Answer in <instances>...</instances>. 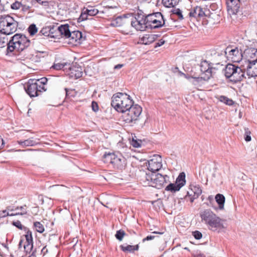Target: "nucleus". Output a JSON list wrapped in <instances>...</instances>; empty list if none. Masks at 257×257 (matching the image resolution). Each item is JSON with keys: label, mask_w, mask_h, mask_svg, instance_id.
I'll return each instance as SVG.
<instances>
[{"label": "nucleus", "mask_w": 257, "mask_h": 257, "mask_svg": "<svg viewBox=\"0 0 257 257\" xmlns=\"http://www.w3.org/2000/svg\"><path fill=\"white\" fill-rule=\"evenodd\" d=\"M201 221L205 224L209 229L218 232L225 228L224 220L216 215L210 209H205L200 213Z\"/></svg>", "instance_id": "nucleus-1"}, {"label": "nucleus", "mask_w": 257, "mask_h": 257, "mask_svg": "<svg viewBox=\"0 0 257 257\" xmlns=\"http://www.w3.org/2000/svg\"><path fill=\"white\" fill-rule=\"evenodd\" d=\"M131 96L126 93H116L111 97V106L119 112H125L134 104Z\"/></svg>", "instance_id": "nucleus-2"}, {"label": "nucleus", "mask_w": 257, "mask_h": 257, "mask_svg": "<svg viewBox=\"0 0 257 257\" xmlns=\"http://www.w3.org/2000/svg\"><path fill=\"white\" fill-rule=\"evenodd\" d=\"M31 43V41L25 35L16 34L11 37L9 45L7 47V52H12L14 50L23 51L29 47Z\"/></svg>", "instance_id": "nucleus-3"}, {"label": "nucleus", "mask_w": 257, "mask_h": 257, "mask_svg": "<svg viewBox=\"0 0 257 257\" xmlns=\"http://www.w3.org/2000/svg\"><path fill=\"white\" fill-rule=\"evenodd\" d=\"M223 71L226 78L234 83L240 82L246 78L245 69H242L235 65L228 64Z\"/></svg>", "instance_id": "nucleus-4"}, {"label": "nucleus", "mask_w": 257, "mask_h": 257, "mask_svg": "<svg viewBox=\"0 0 257 257\" xmlns=\"http://www.w3.org/2000/svg\"><path fill=\"white\" fill-rule=\"evenodd\" d=\"M18 22L9 15L0 17V33L10 35L17 30Z\"/></svg>", "instance_id": "nucleus-5"}, {"label": "nucleus", "mask_w": 257, "mask_h": 257, "mask_svg": "<svg viewBox=\"0 0 257 257\" xmlns=\"http://www.w3.org/2000/svg\"><path fill=\"white\" fill-rule=\"evenodd\" d=\"M103 161L105 163L111 164L113 168L122 170L124 169L126 162L125 158L120 154L105 153L103 156Z\"/></svg>", "instance_id": "nucleus-6"}, {"label": "nucleus", "mask_w": 257, "mask_h": 257, "mask_svg": "<svg viewBox=\"0 0 257 257\" xmlns=\"http://www.w3.org/2000/svg\"><path fill=\"white\" fill-rule=\"evenodd\" d=\"M146 23H147L148 29H157L166 26L165 20L160 12L147 15L146 17Z\"/></svg>", "instance_id": "nucleus-7"}, {"label": "nucleus", "mask_w": 257, "mask_h": 257, "mask_svg": "<svg viewBox=\"0 0 257 257\" xmlns=\"http://www.w3.org/2000/svg\"><path fill=\"white\" fill-rule=\"evenodd\" d=\"M142 111V108L138 104H134L130 108L123 112V121L127 123H135Z\"/></svg>", "instance_id": "nucleus-8"}, {"label": "nucleus", "mask_w": 257, "mask_h": 257, "mask_svg": "<svg viewBox=\"0 0 257 257\" xmlns=\"http://www.w3.org/2000/svg\"><path fill=\"white\" fill-rule=\"evenodd\" d=\"M24 89L31 97L37 96L40 92L46 90L44 86L37 84V81H36V79L29 80L24 85Z\"/></svg>", "instance_id": "nucleus-9"}, {"label": "nucleus", "mask_w": 257, "mask_h": 257, "mask_svg": "<svg viewBox=\"0 0 257 257\" xmlns=\"http://www.w3.org/2000/svg\"><path fill=\"white\" fill-rule=\"evenodd\" d=\"M200 69L201 72L204 76L203 77H193L194 79L193 83L195 85L196 84V83L199 82L202 80L207 81L212 77L213 68L210 66V64L208 61L206 60L202 61L200 64Z\"/></svg>", "instance_id": "nucleus-10"}, {"label": "nucleus", "mask_w": 257, "mask_h": 257, "mask_svg": "<svg viewBox=\"0 0 257 257\" xmlns=\"http://www.w3.org/2000/svg\"><path fill=\"white\" fill-rule=\"evenodd\" d=\"M224 53L227 60L233 62H239L242 58V51L238 47L228 46L224 50Z\"/></svg>", "instance_id": "nucleus-11"}, {"label": "nucleus", "mask_w": 257, "mask_h": 257, "mask_svg": "<svg viewBox=\"0 0 257 257\" xmlns=\"http://www.w3.org/2000/svg\"><path fill=\"white\" fill-rule=\"evenodd\" d=\"M185 174L182 172L177 178L175 183H170L166 187L165 190L171 192H176L179 191L185 184Z\"/></svg>", "instance_id": "nucleus-12"}, {"label": "nucleus", "mask_w": 257, "mask_h": 257, "mask_svg": "<svg viewBox=\"0 0 257 257\" xmlns=\"http://www.w3.org/2000/svg\"><path fill=\"white\" fill-rule=\"evenodd\" d=\"M169 177L167 175L155 172L152 186L158 189H161L169 181Z\"/></svg>", "instance_id": "nucleus-13"}, {"label": "nucleus", "mask_w": 257, "mask_h": 257, "mask_svg": "<svg viewBox=\"0 0 257 257\" xmlns=\"http://www.w3.org/2000/svg\"><path fill=\"white\" fill-rule=\"evenodd\" d=\"M148 169L151 172H156L160 170L162 167V158L159 155H155L152 159L148 161Z\"/></svg>", "instance_id": "nucleus-14"}, {"label": "nucleus", "mask_w": 257, "mask_h": 257, "mask_svg": "<svg viewBox=\"0 0 257 257\" xmlns=\"http://www.w3.org/2000/svg\"><path fill=\"white\" fill-rule=\"evenodd\" d=\"M202 193V190L199 185H191L190 191L187 192V195L185 196V199L188 200L189 199L191 202L198 198Z\"/></svg>", "instance_id": "nucleus-15"}, {"label": "nucleus", "mask_w": 257, "mask_h": 257, "mask_svg": "<svg viewBox=\"0 0 257 257\" xmlns=\"http://www.w3.org/2000/svg\"><path fill=\"white\" fill-rule=\"evenodd\" d=\"M131 25L137 31H144L148 29L146 19L134 17L131 21Z\"/></svg>", "instance_id": "nucleus-16"}, {"label": "nucleus", "mask_w": 257, "mask_h": 257, "mask_svg": "<svg viewBox=\"0 0 257 257\" xmlns=\"http://www.w3.org/2000/svg\"><path fill=\"white\" fill-rule=\"evenodd\" d=\"M227 8L228 13L230 15H235L238 11L240 8V0H227Z\"/></svg>", "instance_id": "nucleus-17"}, {"label": "nucleus", "mask_w": 257, "mask_h": 257, "mask_svg": "<svg viewBox=\"0 0 257 257\" xmlns=\"http://www.w3.org/2000/svg\"><path fill=\"white\" fill-rule=\"evenodd\" d=\"M70 75L72 78H79L82 76L83 69L77 65H73L69 67Z\"/></svg>", "instance_id": "nucleus-18"}, {"label": "nucleus", "mask_w": 257, "mask_h": 257, "mask_svg": "<svg viewBox=\"0 0 257 257\" xmlns=\"http://www.w3.org/2000/svg\"><path fill=\"white\" fill-rule=\"evenodd\" d=\"M155 172L144 173L142 176L141 181L144 186H152Z\"/></svg>", "instance_id": "nucleus-19"}, {"label": "nucleus", "mask_w": 257, "mask_h": 257, "mask_svg": "<svg viewBox=\"0 0 257 257\" xmlns=\"http://www.w3.org/2000/svg\"><path fill=\"white\" fill-rule=\"evenodd\" d=\"M57 30L61 37L65 38H70L71 30L68 24L61 25L58 27Z\"/></svg>", "instance_id": "nucleus-20"}, {"label": "nucleus", "mask_w": 257, "mask_h": 257, "mask_svg": "<svg viewBox=\"0 0 257 257\" xmlns=\"http://www.w3.org/2000/svg\"><path fill=\"white\" fill-rule=\"evenodd\" d=\"M205 15V13L203 10V9L199 6L194 7L189 12V16L190 17L194 18H201Z\"/></svg>", "instance_id": "nucleus-21"}, {"label": "nucleus", "mask_w": 257, "mask_h": 257, "mask_svg": "<svg viewBox=\"0 0 257 257\" xmlns=\"http://www.w3.org/2000/svg\"><path fill=\"white\" fill-rule=\"evenodd\" d=\"M38 141V140H34L33 138H31L24 141H18V143L23 147L34 146L39 144Z\"/></svg>", "instance_id": "nucleus-22"}, {"label": "nucleus", "mask_w": 257, "mask_h": 257, "mask_svg": "<svg viewBox=\"0 0 257 257\" xmlns=\"http://www.w3.org/2000/svg\"><path fill=\"white\" fill-rule=\"evenodd\" d=\"M246 76L248 78L255 77L257 76V68H255L254 65H251L248 63L246 70Z\"/></svg>", "instance_id": "nucleus-23"}, {"label": "nucleus", "mask_w": 257, "mask_h": 257, "mask_svg": "<svg viewBox=\"0 0 257 257\" xmlns=\"http://www.w3.org/2000/svg\"><path fill=\"white\" fill-rule=\"evenodd\" d=\"M24 247L26 253L29 254L27 257H36V249H33V244H25Z\"/></svg>", "instance_id": "nucleus-24"}, {"label": "nucleus", "mask_w": 257, "mask_h": 257, "mask_svg": "<svg viewBox=\"0 0 257 257\" xmlns=\"http://www.w3.org/2000/svg\"><path fill=\"white\" fill-rule=\"evenodd\" d=\"M119 247L121 250L124 252H134V251L138 250L139 248V244L136 245H126V246L120 245Z\"/></svg>", "instance_id": "nucleus-25"}, {"label": "nucleus", "mask_w": 257, "mask_h": 257, "mask_svg": "<svg viewBox=\"0 0 257 257\" xmlns=\"http://www.w3.org/2000/svg\"><path fill=\"white\" fill-rule=\"evenodd\" d=\"M245 54L252 60H257V49L248 48L244 51Z\"/></svg>", "instance_id": "nucleus-26"}, {"label": "nucleus", "mask_w": 257, "mask_h": 257, "mask_svg": "<svg viewBox=\"0 0 257 257\" xmlns=\"http://www.w3.org/2000/svg\"><path fill=\"white\" fill-rule=\"evenodd\" d=\"M215 199L216 202L218 204V209L219 210L223 209L225 200V197L223 196V195L221 194H217L215 196Z\"/></svg>", "instance_id": "nucleus-27"}, {"label": "nucleus", "mask_w": 257, "mask_h": 257, "mask_svg": "<svg viewBox=\"0 0 257 257\" xmlns=\"http://www.w3.org/2000/svg\"><path fill=\"white\" fill-rule=\"evenodd\" d=\"M24 231L26 232L25 235L26 240V244H33L32 231L27 227L24 228Z\"/></svg>", "instance_id": "nucleus-28"}, {"label": "nucleus", "mask_w": 257, "mask_h": 257, "mask_svg": "<svg viewBox=\"0 0 257 257\" xmlns=\"http://www.w3.org/2000/svg\"><path fill=\"white\" fill-rule=\"evenodd\" d=\"M82 37V33L79 31H71L70 38L71 40L75 42L80 40Z\"/></svg>", "instance_id": "nucleus-29"}, {"label": "nucleus", "mask_w": 257, "mask_h": 257, "mask_svg": "<svg viewBox=\"0 0 257 257\" xmlns=\"http://www.w3.org/2000/svg\"><path fill=\"white\" fill-rule=\"evenodd\" d=\"M179 2V0H162V4L167 8L174 7Z\"/></svg>", "instance_id": "nucleus-30"}, {"label": "nucleus", "mask_w": 257, "mask_h": 257, "mask_svg": "<svg viewBox=\"0 0 257 257\" xmlns=\"http://www.w3.org/2000/svg\"><path fill=\"white\" fill-rule=\"evenodd\" d=\"M218 99L220 102L229 106H231L234 103V102L231 99L224 95L219 96Z\"/></svg>", "instance_id": "nucleus-31"}, {"label": "nucleus", "mask_w": 257, "mask_h": 257, "mask_svg": "<svg viewBox=\"0 0 257 257\" xmlns=\"http://www.w3.org/2000/svg\"><path fill=\"white\" fill-rule=\"evenodd\" d=\"M86 12L89 16H94L96 15L99 11L94 7L88 6L87 8H85Z\"/></svg>", "instance_id": "nucleus-32"}, {"label": "nucleus", "mask_w": 257, "mask_h": 257, "mask_svg": "<svg viewBox=\"0 0 257 257\" xmlns=\"http://www.w3.org/2000/svg\"><path fill=\"white\" fill-rule=\"evenodd\" d=\"M34 227L36 231L39 233H43L45 230L43 224L39 221L34 222Z\"/></svg>", "instance_id": "nucleus-33"}, {"label": "nucleus", "mask_w": 257, "mask_h": 257, "mask_svg": "<svg viewBox=\"0 0 257 257\" xmlns=\"http://www.w3.org/2000/svg\"><path fill=\"white\" fill-rule=\"evenodd\" d=\"M10 41H8V38L7 37L0 36V48L5 47L6 46H9Z\"/></svg>", "instance_id": "nucleus-34"}, {"label": "nucleus", "mask_w": 257, "mask_h": 257, "mask_svg": "<svg viewBox=\"0 0 257 257\" xmlns=\"http://www.w3.org/2000/svg\"><path fill=\"white\" fill-rule=\"evenodd\" d=\"M28 31L31 36H33L37 32L38 29L35 24H32L29 27Z\"/></svg>", "instance_id": "nucleus-35"}, {"label": "nucleus", "mask_w": 257, "mask_h": 257, "mask_svg": "<svg viewBox=\"0 0 257 257\" xmlns=\"http://www.w3.org/2000/svg\"><path fill=\"white\" fill-rule=\"evenodd\" d=\"M20 208L22 210V212H16V213H10L9 216H15L18 215H24L27 213L26 205L20 206Z\"/></svg>", "instance_id": "nucleus-36"}, {"label": "nucleus", "mask_w": 257, "mask_h": 257, "mask_svg": "<svg viewBox=\"0 0 257 257\" xmlns=\"http://www.w3.org/2000/svg\"><path fill=\"white\" fill-rule=\"evenodd\" d=\"M125 235V233L124 231L122 229H120L116 231L115 236L117 239L119 241H121Z\"/></svg>", "instance_id": "nucleus-37"}, {"label": "nucleus", "mask_w": 257, "mask_h": 257, "mask_svg": "<svg viewBox=\"0 0 257 257\" xmlns=\"http://www.w3.org/2000/svg\"><path fill=\"white\" fill-rule=\"evenodd\" d=\"M89 16L88 14H87L86 12L85 8H84L83 9V11L80 16V17L78 19V22H80L81 21H84L87 19V16Z\"/></svg>", "instance_id": "nucleus-38"}, {"label": "nucleus", "mask_w": 257, "mask_h": 257, "mask_svg": "<svg viewBox=\"0 0 257 257\" xmlns=\"http://www.w3.org/2000/svg\"><path fill=\"white\" fill-rule=\"evenodd\" d=\"M172 13L173 14L177 16L178 19L180 20H182L183 19V16L182 14V11L179 9H175L172 11Z\"/></svg>", "instance_id": "nucleus-39"}, {"label": "nucleus", "mask_w": 257, "mask_h": 257, "mask_svg": "<svg viewBox=\"0 0 257 257\" xmlns=\"http://www.w3.org/2000/svg\"><path fill=\"white\" fill-rule=\"evenodd\" d=\"M245 134H244V140L246 142H249L251 141L250 132L248 128H245Z\"/></svg>", "instance_id": "nucleus-40"}, {"label": "nucleus", "mask_w": 257, "mask_h": 257, "mask_svg": "<svg viewBox=\"0 0 257 257\" xmlns=\"http://www.w3.org/2000/svg\"><path fill=\"white\" fill-rule=\"evenodd\" d=\"M22 6V4H21V3L18 2V1H16L15 3H13L12 5H11V8L13 10H19L20 9Z\"/></svg>", "instance_id": "nucleus-41"}, {"label": "nucleus", "mask_w": 257, "mask_h": 257, "mask_svg": "<svg viewBox=\"0 0 257 257\" xmlns=\"http://www.w3.org/2000/svg\"><path fill=\"white\" fill-rule=\"evenodd\" d=\"M67 64L66 63H57V64H54V65L52 66V68H53V69H56V70H61L63 68H64V67Z\"/></svg>", "instance_id": "nucleus-42"}, {"label": "nucleus", "mask_w": 257, "mask_h": 257, "mask_svg": "<svg viewBox=\"0 0 257 257\" xmlns=\"http://www.w3.org/2000/svg\"><path fill=\"white\" fill-rule=\"evenodd\" d=\"M36 81H37V84L38 85L44 86V85L47 83L48 79L46 77H43L40 79H36Z\"/></svg>", "instance_id": "nucleus-43"}, {"label": "nucleus", "mask_w": 257, "mask_h": 257, "mask_svg": "<svg viewBox=\"0 0 257 257\" xmlns=\"http://www.w3.org/2000/svg\"><path fill=\"white\" fill-rule=\"evenodd\" d=\"M122 18L121 17H117L116 19L113 22L112 25L115 26H120L121 25V21Z\"/></svg>", "instance_id": "nucleus-44"}, {"label": "nucleus", "mask_w": 257, "mask_h": 257, "mask_svg": "<svg viewBox=\"0 0 257 257\" xmlns=\"http://www.w3.org/2000/svg\"><path fill=\"white\" fill-rule=\"evenodd\" d=\"M135 17H140L141 18L146 19V17L147 15L145 14L143 11L138 10L137 13L135 14Z\"/></svg>", "instance_id": "nucleus-45"}, {"label": "nucleus", "mask_w": 257, "mask_h": 257, "mask_svg": "<svg viewBox=\"0 0 257 257\" xmlns=\"http://www.w3.org/2000/svg\"><path fill=\"white\" fill-rule=\"evenodd\" d=\"M192 235L196 239H200L202 237V233L198 230L192 232Z\"/></svg>", "instance_id": "nucleus-46"}, {"label": "nucleus", "mask_w": 257, "mask_h": 257, "mask_svg": "<svg viewBox=\"0 0 257 257\" xmlns=\"http://www.w3.org/2000/svg\"><path fill=\"white\" fill-rule=\"evenodd\" d=\"M65 90L66 92V97H69L71 96H74V95L72 93H75L74 90L73 89H69L68 88H65Z\"/></svg>", "instance_id": "nucleus-47"}, {"label": "nucleus", "mask_w": 257, "mask_h": 257, "mask_svg": "<svg viewBox=\"0 0 257 257\" xmlns=\"http://www.w3.org/2000/svg\"><path fill=\"white\" fill-rule=\"evenodd\" d=\"M13 225L15 226L16 227H17V228H18L19 229H24V228L26 227L25 226H24L21 222L19 221V220H17L16 221H15V222H13Z\"/></svg>", "instance_id": "nucleus-48"}, {"label": "nucleus", "mask_w": 257, "mask_h": 257, "mask_svg": "<svg viewBox=\"0 0 257 257\" xmlns=\"http://www.w3.org/2000/svg\"><path fill=\"white\" fill-rule=\"evenodd\" d=\"M92 109L94 111L96 112L98 110V105L96 102L93 101L91 103Z\"/></svg>", "instance_id": "nucleus-49"}, {"label": "nucleus", "mask_w": 257, "mask_h": 257, "mask_svg": "<svg viewBox=\"0 0 257 257\" xmlns=\"http://www.w3.org/2000/svg\"><path fill=\"white\" fill-rule=\"evenodd\" d=\"M9 215V212L7 210L0 211V218H4Z\"/></svg>", "instance_id": "nucleus-50"}, {"label": "nucleus", "mask_w": 257, "mask_h": 257, "mask_svg": "<svg viewBox=\"0 0 257 257\" xmlns=\"http://www.w3.org/2000/svg\"><path fill=\"white\" fill-rule=\"evenodd\" d=\"M132 145L135 148H139L141 146V142H138L133 139L132 142Z\"/></svg>", "instance_id": "nucleus-51"}, {"label": "nucleus", "mask_w": 257, "mask_h": 257, "mask_svg": "<svg viewBox=\"0 0 257 257\" xmlns=\"http://www.w3.org/2000/svg\"><path fill=\"white\" fill-rule=\"evenodd\" d=\"M155 237L154 235H148L146 237L143 239L142 241L144 242L146 241L151 240L154 239Z\"/></svg>", "instance_id": "nucleus-52"}, {"label": "nucleus", "mask_w": 257, "mask_h": 257, "mask_svg": "<svg viewBox=\"0 0 257 257\" xmlns=\"http://www.w3.org/2000/svg\"><path fill=\"white\" fill-rule=\"evenodd\" d=\"M165 41L163 39L160 40L157 43H156L155 47H160L162 46Z\"/></svg>", "instance_id": "nucleus-53"}, {"label": "nucleus", "mask_w": 257, "mask_h": 257, "mask_svg": "<svg viewBox=\"0 0 257 257\" xmlns=\"http://www.w3.org/2000/svg\"><path fill=\"white\" fill-rule=\"evenodd\" d=\"M248 63L251 65H254L257 68V60H248Z\"/></svg>", "instance_id": "nucleus-54"}, {"label": "nucleus", "mask_w": 257, "mask_h": 257, "mask_svg": "<svg viewBox=\"0 0 257 257\" xmlns=\"http://www.w3.org/2000/svg\"><path fill=\"white\" fill-rule=\"evenodd\" d=\"M207 199L209 201L211 204H212V202L214 201V198L212 195L209 196Z\"/></svg>", "instance_id": "nucleus-55"}, {"label": "nucleus", "mask_w": 257, "mask_h": 257, "mask_svg": "<svg viewBox=\"0 0 257 257\" xmlns=\"http://www.w3.org/2000/svg\"><path fill=\"white\" fill-rule=\"evenodd\" d=\"M4 146V142L1 136H0V149H2Z\"/></svg>", "instance_id": "nucleus-56"}, {"label": "nucleus", "mask_w": 257, "mask_h": 257, "mask_svg": "<svg viewBox=\"0 0 257 257\" xmlns=\"http://www.w3.org/2000/svg\"><path fill=\"white\" fill-rule=\"evenodd\" d=\"M123 66L122 64H117L115 65L114 67L115 69H118L121 68Z\"/></svg>", "instance_id": "nucleus-57"}, {"label": "nucleus", "mask_w": 257, "mask_h": 257, "mask_svg": "<svg viewBox=\"0 0 257 257\" xmlns=\"http://www.w3.org/2000/svg\"><path fill=\"white\" fill-rule=\"evenodd\" d=\"M46 30V29H42L40 32H39V35H45V31Z\"/></svg>", "instance_id": "nucleus-58"}, {"label": "nucleus", "mask_w": 257, "mask_h": 257, "mask_svg": "<svg viewBox=\"0 0 257 257\" xmlns=\"http://www.w3.org/2000/svg\"><path fill=\"white\" fill-rule=\"evenodd\" d=\"M182 74L185 76V77L187 79H189L190 78H193V77H195L194 76H190L189 75L185 74L184 73H182Z\"/></svg>", "instance_id": "nucleus-59"}, {"label": "nucleus", "mask_w": 257, "mask_h": 257, "mask_svg": "<svg viewBox=\"0 0 257 257\" xmlns=\"http://www.w3.org/2000/svg\"><path fill=\"white\" fill-rule=\"evenodd\" d=\"M146 37H144L143 39V43L145 44H147L149 42L151 43V42L153 41V40H151V41H146Z\"/></svg>", "instance_id": "nucleus-60"}, {"label": "nucleus", "mask_w": 257, "mask_h": 257, "mask_svg": "<svg viewBox=\"0 0 257 257\" xmlns=\"http://www.w3.org/2000/svg\"><path fill=\"white\" fill-rule=\"evenodd\" d=\"M6 210H7V211L9 212V211H14V210H15V209L11 208V206H8L7 207Z\"/></svg>", "instance_id": "nucleus-61"}, {"label": "nucleus", "mask_w": 257, "mask_h": 257, "mask_svg": "<svg viewBox=\"0 0 257 257\" xmlns=\"http://www.w3.org/2000/svg\"><path fill=\"white\" fill-rule=\"evenodd\" d=\"M45 249H46V247H44L42 249H41V251L42 252H43L44 253H45Z\"/></svg>", "instance_id": "nucleus-62"}, {"label": "nucleus", "mask_w": 257, "mask_h": 257, "mask_svg": "<svg viewBox=\"0 0 257 257\" xmlns=\"http://www.w3.org/2000/svg\"><path fill=\"white\" fill-rule=\"evenodd\" d=\"M153 233H154V234H162V232H157V231H154L153 232Z\"/></svg>", "instance_id": "nucleus-63"}, {"label": "nucleus", "mask_w": 257, "mask_h": 257, "mask_svg": "<svg viewBox=\"0 0 257 257\" xmlns=\"http://www.w3.org/2000/svg\"><path fill=\"white\" fill-rule=\"evenodd\" d=\"M22 242H23V240H21L19 242V246H21L22 245Z\"/></svg>", "instance_id": "nucleus-64"}]
</instances>
